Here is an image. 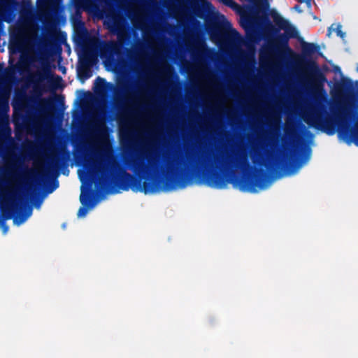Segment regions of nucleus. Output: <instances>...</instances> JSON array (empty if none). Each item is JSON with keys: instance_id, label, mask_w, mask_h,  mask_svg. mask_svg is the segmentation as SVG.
I'll use <instances>...</instances> for the list:
<instances>
[{"instance_id": "nucleus-1", "label": "nucleus", "mask_w": 358, "mask_h": 358, "mask_svg": "<svg viewBox=\"0 0 358 358\" xmlns=\"http://www.w3.org/2000/svg\"><path fill=\"white\" fill-rule=\"evenodd\" d=\"M224 38L225 33L220 29H217L210 34L211 40L217 45L221 44Z\"/></svg>"}, {"instance_id": "nucleus-2", "label": "nucleus", "mask_w": 358, "mask_h": 358, "mask_svg": "<svg viewBox=\"0 0 358 358\" xmlns=\"http://www.w3.org/2000/svg\"><path fill=\"white\" fill-rule=\"evenodd\" d=\"M105 81L103 79L98 78L94 83V92L96 93H103L105 87Z\"/></svg>"}, {"instance_id": "nucleus-3", "label": "nucleus", "mask_w": 358, "mask_h": 358, "mask_svg": "<svg viewBox=\"0 0 358 358\" xmlns=\"http://www.w3.org/2000/svg\"><path fill=\"white\" fill-rule=\"evenodd\" d=\"M342 27L340 24H333L329 29V34L331 33L332 31H335L338 36H339L341 38H343L345 36V33H343L341 30Z\"/></svg>"}, {"instance_id": "nucleus-4", "label": "nucleus", "mask_w": 358, "mask_h": 358, "mask_svg": "<svg viewBox=\"0 0 358 358\" xmlns=\"http://www.w3.org/2000/svg\"><path fill=\"white\" fill-rule=\"evenodd\" d=\"M352 141L358 146V122L356 124L355 128L351 131Z\"/></svg>"}, {"instance_id": "nucleus-5", "label": "nucleus", "mask_w": 358, "mask_h": 358, "mask_svg": "<svg viewBox=\"0 0 358 358\" xmlns=\"http://www.w3.org/2000/svg\"><path fill=\"white\" fill-rule=\"evenodd\" d=\"M250 22L248 17H244V16H242L241 17V24L247 31L250 28Z\"/></svg>"}, {"instance_id": "nucleus-6", "label": "nucleus", "mask_w": 358, "mask_h": 358, "mask_svg": "<svg viewBox=\"0 0 358 358\" xmlns=\"http://www.w3.org/2000/svg\"><path fill=\"white\" fill-rule=\"evenodd\" d=\"M226 26L227 28L229 29V31L231 35L234 36H236L238 35V33L231 27V24L229 22H227Z\"/></svg>"}, {"instance_id": "nucleus-7", "label": "nucleus", "mask_w": 358, "mask_h": 358, "mask_svg": "<svg viewBox=\"0 0 358 358\" xmlns=\"http://www.w3.org/2000/svg\"><path fill=\"white\" fill-rule=\"evenodd\" d=\"M86 213H87V210L85 208H81L78 211V217H81L85 216L86 215Z\"/></svg>"}, {"instance_id": "nucleus-8", "label": "nucleus", "mask_w": 358, "mask_h": 358, "mask_svg": "<svg viewBox=\"0 0 358 358\" xmlns=\"http://www.w3.org/2000/svg\"><path fill=\"white\" fill-rule=\"evenodd\" d=\"M83 173H83V171H81V170L78 171V176H79V178H80V180H81L82 182H83V180H84V178H83Z\"/></svg>"}, {"instance_id": "nucleus-9", "label": "nucleus", "mask_w": 358, "mask_h": 358, "mask_svg": "<svg viewBox=\"0 0 358 358\" xmlns=\"http://www.w3.org/2000/svg\"><path fill=\"white\" fill-rule=\"evenodd\" d=\"M202 1L206 4L208 8H209L210 3L208 2H206V1H204L203 0H202Z\"/></svg>"}, {"instance_id": "nucleus-10", "label": "nucleus", "mask_w": 358, "mask_h": 358, "mask_svg": "<svg viewBox=\"0 0 358 358\" xmlns=\"http://www.w3.org/2000/svg\"><path fill=\"white\" fill-rule=\"evenodd\" d=\"M80 201L81 202H83V194L80 195Z\"/></svg>"}, {"instance_id": "nucleus-11", "label": "nucleus", "mask_w": 358, "mask_h": 358, "mask_svg": "<svg viewBox=\"0 0 358 358\" xmlns=\"http://www.w3.org/2000/svg\"><path fill=\"white\" fill-rule=\"evenodd\" d=\"M327 133H328V134H334V132H333V131H328Z\"/></svg>"}, {"instance_id": "nucleus-12", "label": "nucleus", "mask_w": 358, "mask_h": 358, "mask_svg": "<svg viewBox=\"0 0 358 358\" xmlns=\"http://www.w3.org/2000/svg\"><path fill=\"white\" fill-rule=\"evenodd\" d=\"M357 71H358V67H357Z\"/></svg>"}]
</instances>
